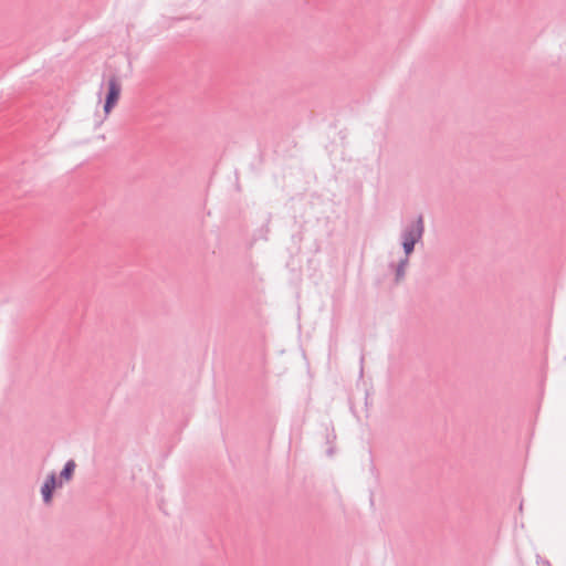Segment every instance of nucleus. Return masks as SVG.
I'll return each mask as SVG.
<instances>
[{
  "instance_id": "obj_4",
  "label": "nucleus",
  "mask_w": 566,
  "mask_h": 566,
  "mask_svg": "<svg viewBox=\"0 0 566 566\" xmlns=\"http://www.w3.org/2000/svg\"><path fill=\"white\" fill-rule=\"evenodd\" d=\"M75 468H76V463L74 462V460H69L64 464V467L60 473V479L57 480L59 486H62L63 482H69L72 480V478L74 475Z\"/></svg>"
},
{
  "instance_id": "obj_2",
  "label": "nucleus",
  "mask_w": 566,
  "mask_h": 566,
  "mask_svg": "<svg viewBox=\"0 0 566 566\" xmlns=\"http://www.w3.org/2000/svg\"><path fill=\"white\" fill-rule=\"evenodd\" d=\"M122 92V85L119 78L116 75H112L107 82V93L105 96L104 112L109 114L111 111L116 106Z\"/></svg>"
},
{
  "instance_id": "obj_3",
  "label": "nucleus",
  "mask_w": 566,
  "mask_h": 566,
  "mask_svg": "<svg viewBox=\"0 0 566 566\" xmlns=\"http://www.w3.org/2000/svg\"><path fill=\"white\" fill-rule=\"evenodd\" d=\"M56 488H60L57 479H56V474L54 472H51L46 476L43 485L41 486V495H42V500H43L44 504H46V505L51 504L53 494H54V490Z\"/></svg>"
},
{
  "instance_id": "obj_1",
  "label": "nucleus",
  "mask_w": 566,
  "mask_h": 566,
  "mask_svg": "<svg viewBox=\"0 0 566 566\" xmlns=\"http://www.w3.org/2000/svg\"><path fill=\"white\" fill-rule=\"evenodd\" d=\"M424 233V219L419 214L416 220L409 222L401 231V241L418 243Z\"/></svg>"
},
{
  "instance_id": "obj_5",
  "label": "nucleus",
  "mask_w": 566,
  "mask_h": 566,
  "mask_svg": "<svg viewBox=\"0 0 566 566\" xmlns=\"http://www.w3.org/2000/svg\"><path fill=\"white\" fill-rule=\"evenodd\" d=\"M408 265L409 260L407 258L400 259L396 265L394 263L390 264V268L395 269V282L397 284L405 279L406 269L408 268Z\"/></svg>"
},
{
  "instance_id": "obj_7",
  "label": "nucleus",
  "mask_w": 566,
  "mask_h": 566,
  "mask_svg": "<svg viewBox=\"0 0 566 566\" xmlns=\"http://www.w3.org/2000/svg\"><path fill=\"white\" fill-rule=\"evenodd\" d=\"M536 563H537V566H552V564L549 563V560L547 559H544L543 557H541L539 555L536 556Z\"/></svg>"
},
{
  "instance_id": "obj_6",
  "label": "nucleus",
  "mask_w": 566,
  "mask_h": 566,
  "mask_svg": "<svg viewBox=\"0 0 566 566\" xmlns=\"http://www.w3.org/2000/svg\"><path fill=\"white\" fill-rule=\"evenodd\" d=\"M401 245H402V250H403V253H405L403 258H407L409 260V256L415 251L416 243H413V242L410 243L408 241H401Z\"/></svg>"
}]
</instances>
